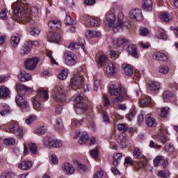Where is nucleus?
<instances>
[{
  "instance_id": "f257e3e1",
  "label": "nucleus",
  "mask_w": 178,
  "mask_h": 178,
  "mask_svg": "<svg viewBox=\"0 0 178 178\" xmlns=\"http://www.w3.org/2000/svg\"><path fill=\"white\" fill-rule=\"evenodd\" d=\"M84 83V76L76 74L71 79L70 87L77 91V92L72 97V100L76 102V112L78 115H81L87 111V104H83L84 101V93L81 92V88H83V83Z\"/></svg>"
},
{
  "instance_id": "f03ea898",
  "label": "nucleus",
  "mask_w": 178,
  "mask_h": 178,
  "mask_svg": "<svg viewBox=\"0 0 178 178\" xmlns=\"http://www.w3.org/2000/svg\"><path fill=\"white\" fill-rule=\"evenodd\" d=\"M11 8L14 15H15L17 17L24 22H27L30 24H34L33 16L38 13V8H37V7L29 8V3H27L26 1H24L13 3Z\"/></svg>"
},
{
  "instance_id": "7ed1b4c3",
  "label": "nucleus",
  "mask_w": 178,
  "mask_h": 178,
  "mask_svg": "<svg viewBox=\"0 0 178 178\" xmlns=\"http://www.w3.org/2000/svg\"><path fill=\"white\" fill-rule=\"evenodd\" d=\"M115 22H116V15L115 14H108L104 21L105 25L109 27L110 30H113L114 33L127 30L131 24L130 20L124 19L123 13H118L117 24H115Z\"/></svg>"
},
{
  "instance_id": "20e7f679",
  "label": "nucleus",
  "mask_w": 178,
  "mask_h": 178,
  "mask_svg": "<svg viewBox=\"0 0 178 178\" xmlns=\"http://www.w3.org/2000/svg\"><path fill=\"white\" fill-rule=\"evenodd\" d=\"M109 94L111 97H116L113 100L114 104L122 102L127 97L126 89L122 88L120 85H112L109 89Z\"/></svg>"
},
{
  "instance_id": "39448f33",
  "label": "nucleus",
  "mask_w": 178,
  "mask_h": 178,
  "mask_svg": "<svg viewBox=\"0 0 178 178\" xmlns=\"http://www.w3.org/2000/svg\"><path fill=\"white\" fill-rule=\"evenodd\" d=\"M48 98H49V96H48V92H47V90H39L36 97L33 99V108L36 109V111H44L41 101H48Z\"/></svg>"
},
{
  "instance_id": "423d86ee",
  "label": "nucleus",
  "mask_w": 178,
  "mask_h": 178,
  "mask_svg": "<svg viewBox=\"0 0 178 178\" xmlns=\"http://www.w3.org/2000/svg\"><path fill=\"white\" fill-rule=\"evenodd\" d=\"M52 98L56 102H66V92L60 86H56L52 92Z\"/></svg>"
},
{
  "instance_id": "0eeeda50",
  "label": "nucleus",
  "mask_w": 178,
  "mask_h": 178,
  "mask_svg": "<svg viewBox=\"0 0 178 178\" xmlns=\"http://www.w3.org/2000/svg\"><path fill=\"white\" fill-rule=\"evenodd\" d=\"M6 131L15 134L20 140L23 138V129L19 126V124L16 122H12L10 124V127L6 129Z\"/></svg>"
},
{
  "instance_id": "6e6552de",
  "label": "nucleus",
  "mask_w": 178,
  "mask_h": 178,
  "mask_svg": "<svg viewBox=\"0 0 178 178\" xmlns=\"http://www.w3.org/2000/svg\"><path fill=\"white\" fill-rule=\"evenodd\" d=\"M64 58H65V63L67 66H74L77 63V59L74 58V54L70 51H66L64 53Z\"/></svg>"
},
{
  "instance_id": "1a4fd4ad",
  "label": "nucleus",
  "mask_w": 178,
  "mask_h": 178,
  "mask_svg": "<svg viewBox=\"0 0 178 178\" xmlns=\"http://www.w3.org/2000/svg\"><path fill=\"white\" fill-rule=\"evenodd\" d=\"M15 102L17 105H18L19 108H22V109H24V111H29L30 106L24 97L19 95L15 97Z\"/></svg>"
},
{
  "instance_id": "9d476101",
  "label": "nucleus",
  "mask_w": 178,
  "mask_h": 178,
  "mask_svg": "<svg viewBox=\"0 0 178 178\" xmlns=\"http://www.w3.org/2000/svg\"><path fill=\"white\" fill-rule=\"evenodd\" d=\"M40 62L38 58H31L25 61V67L27 70H34Z\"/></svg>"
},
{
  "instance_id": "9b49d317",
  "label": "nucleus",
  "mask_w": 178,
  "mask_h": 178,
  "mask_svg": "<svg viewBox=\"0 0 178 178\" xmlns=\"http://www.w3.org/2000/svg\"><path fill=\"white\" fill-rule=\"evenodd\" d=\"M129 17L131 19H134L137 22H141L143 20V13L138 8L131 10L129 12Z\"/></svg>"
},
{
  "instance_id": "f8f14e48",
  "label": "nucleus",
  "mask_w": 178,
  "mask_h": 178,
  "mask_svg": "<svg viewBox=\"0 0 178 178\" xmlns=\"http://www.w3.org/2000/svg\"><path fill=\"white\" fill-rule=\"evenodd\" d=\"M154 165L156 167L162 165L164 169H166V168H168V165H169V162L168 161V159H163V156H159L154 159Z\"/></svg>"
},
{
  "instance_id": "ddd939ff",
  "label": "nucleus",
  "mask_w": 178,
  "mask_h": 178,
  "mask_svg": "<svg viewBox=\"0 0 178 178\" xmlns=\"http://www.w3.org/2000/svg\"><path fill=\"white\" fill-rule=\"evenodd\" d=\"M62 170L65 172L67 175H74V172H76V168L73 166V165L69 163H65L62 166Z\"/></svg>"
},
{
  "instance_id": "4468645a",
  "label": "nucleus",
  "mask_w": 178,
  "mask_h": 178,
  "mask_svg": "<svg viewBox=\"0 0 178 178\" xmlns=\"http://www.w3.org/2000/svg\"><path fill=\"white\" fill-rule=\"evenodd\" d=\"M18 168L22 170H30L33 168V161L24 160L20 163Z\"/></svg>"
},
{
  "instance_id": "2eb2a0df",
  "label": "nucleus",
  "mask_w": 178,
  "mask_h": 178,
  "mask_svg": "<svg viewBox=\"0 0 178 178\" xmlns=\"http://www.w3.org/2000/svg\"><path fill=\"white\" fill-rule=\"evenodd\" d=\"M129 54L134 58H139L138 53L137 52V46L136 44H129L127 47Z\"/></svg>"
},
{
  "instance_id": "dca6fc26",
  "label": "nucleus",
  "mask_w": 178,
  "mask_h": 178,
  "mask_svg": "<svg viewBox=\"0 0 178 178\" xmlns=\"http://www.w3.org/2000/svg\"><path fill=\"white\" fill-rule=\"evenodd\" d=\"M20 42V35L18 33H14L11 38L10 44L13 48H17Z\"/></svg>"
},
{
  "instance_id": "f3484780",
  "label": "nucleus",
  "mask_w": 178,
  "mask_h": 178,
  "mask_svg": "<svg viewBox=\"0 0 178 178\" xmlns=\"http://www.w3.org/2000/svg\"><path fill=\"white\" fill-rule=\"evenodd\" d=\"M139 102L141 106L143 107L152 106V101L151 100V97H149V96H143Z\"/></svg>"
},
{
  "instance_id": "a211bd4d",
  "label": "nucleus",
  "mask_w": 178,
  "mask_h": 178,
  "mask_svg": "<svg viewBox=\"0 0 178 178\" xmlns=\"http://www.w3.org/2000/svg\"><path fill=\"white\" fill-rule=\"evenodd\" d=\"M18 79L23 82L29 81V80H31V75L26 72V71H21L18 75Z\"/></svg>"
},
{
  "instance_id": "6ab92c4d",
  "label": "nucleus",
  "mask_w": 178,
  "mask_h": 178,
  "mask_svg": "<svg viewBox=\"0 0 178 178\" xmlns=\"http://www.w3.org/2000/svg\"><path fill=\"white\" fill-rule=\"evenodd\" d=\"M129 42L130 41L126 39V38H119L114 41V44H115L117 47H125V45H127Z\"/></svg>"
},
{
  "instance_id": "aec40b11",
  "label": "nucleus",
  "mask_w": 178,
  "mask_h": 178,
  "mask_svg": "<svg viewBox=\"0 0 178 178\" xmlns=\"http://www.w3.org/2000/svg\"><path fill=\"white\" fill-rule=\"evenodd\" d=\"M48 26L50 29H53V30H58L61 27L62 22L58 20H51L49 22Z\"/></svg>"
},
{
  "instance_id": "412c9836",
  "label": "nucleus",
  "mask_w": 178,
  "mask_h": 178,
  "mask_svg": "<svg viewBox=\"0 0 178 178\" xmlns=\"http://www.w3.org/2000/svg\"><path fill=\"white\" fill-rule=\"evenodd\" d=\"M142 8L146 12H151L152 10V0H144Z\"/></svg>"
},
{
  "instance_id": "4be33fe9",
  "label": "nucleus",
  "mask_w": 178,
  "mask_h": 178,
  "mask_svg": "<svg viewBox=\"0 0 178 178\" xmlns=\"http://www.w3.org/2000/svg\"><path fill=\"white\" fill-rule=\"evenodd\" d=\"M153 58L155 60H161L163 62H167L168 56L161 52H157L156 54L153 56Z\"/></svg>"
},
{
  "instance_id": "5701e85b",
  "label": "nucleus",
  "mask_w": 178,
  "mask_h": 178,
  "mask_svg": "<svg viewBox=\"0 0 178 178\" xmlns=\"http://www.w3.org/2000/svg\"><path fill=\"white\" fill-rule=\"evenodd\" d=\"M145 123L149 127H155V126H156V122L154 118H151L150 114L145 116Z\"/></svg>"
},
{
  "instance_id": "b1692460",
  "label": "nucleus",
  "mask_w": 178,
  "mask_h": 178,
  "mask_svg": "<svg viewBox=\"0 0 178 178\" xmlns=\"http://www.w3.org/2000/svg\"><path fill=\"white\" fill-rule=\"evenodd\" d=\"M72 51L73 49H80L81 48L84 52H86V49L84 48V44L83 43L79 42H71L68 47Z\"/></svg>"
},
{
  "instance_id": "393cba45",
  "label": "nucleus",
  "mask_w": 178,
  "mask_h": 178,
  "mask_svg": "<svg viewBox=\"0 0 178 178\" xmlns=\"http://www.w3.org/2000/svg\"><path fill=\"white\" fill-rule=\"evenodd\" d=\"M122 69L124 70L126 76H129V77L133 76L134 70L131 65L128 64H123Z\"/></svg>"
},
{
  "instance_id": "a878e982",
  "label": "nucleus",
  "mask_w": 178,
  "mask_h": 178,
  "mask_svg": "<svg viewBox=\"0 0 178 178\" xmlns=\"http://www.w3.org/2000/svg\"><path fill=\"white\" fill-rule=\"evenodd\" d=\"M30 51H31V46H30L29 42H26L20 50V54L22 55H27Z\"/></svg>"
},
{
  "instance_id": "bb28decb",
  "label": "nucleus",
  "mask_w": 178,
  "mask_h": 178,
  "mask_svg": "<svg viewBox=\"0 0 178 178\" xmlns=\"http://www.w3.org/2000/svg\"><path fill=\"white\" fill-rule=\"evenodd\" d=\"M10 95L9 88L3 86L0 88V98H8Z\"/></svg>"
},
{
  "instance_id": "cd10ccee",
  "label": "nucleus",
  "mask_w": 178,
  "mask_h": 178,
  "mask_svg": "<svg viewBox=\"0 0 178 178\" xmlns=\"http://www.w3.org/2000/svg\"><path fill=\"white\" fill-rule=\"evenodd\" d=\"M101 35V33L98 31L89 30L86 31V36L88 38H97Z\"/></svg>"
},
{
  "instance_id": "c85d7f7f",
  "label": "nucleus",
  "mask_w": 178,
  "mask_h": 178,
  "mask_svg": "<svg viewBox=\"0 0 178 178\" xmlns=\"http://www.w3.org/2000/svg\"><path fill=\"white\" fill-rule=\"evenodd\" d=\"M88 140H90V138L88 137V134H87V132H83L80 140H79V144H80L81 145H83V144H87V143H88Z\"/></svg>"
},
{
  "instance_id": "c756f323",
  "label": "nucleus",
  "mask_w": 178,
  "mask_h": 178,
  "mask_svg": "<svg viewBox=\"0 0 178 178\" xmlns=\"http://www.w3.org/2000/svg\"><path fill=\"white\" fill-rule=\"evenodd\" d=\"M106 72L108 74V76H113L115 74V64L113 63H109L106 68Z\"/></svg>"
},
{
  "instance_id": "7c9ffc66",
  "label": "nucleus",
  "mask_w": 178,
  "mask_h": 178,
  "mask_svg": "<svg viewBox=\"0 0 178 178\" xmlns=\"http://www.w3.org/2000/svg\"><path fill=\"white\" fill-rule=\"evenodd\" d=\"M113 165L114 166H118L119 165V163L120 162V160L122 159V154L120 153H116L113 154Z\"/></svg>"
},
{
  "instance_id": "2f4dec72",
  "label": "nucleus",
  "mask_w": 178,
  "mask_h": 178,
  "mask_svg": "<svg viewBox=\"0 0 178 178\" xmlns=\"http://www.w3.org/2000/svg\"><path fill=\"white\" fill-rule=\"evenodd\" d=\"M47 37L50 42H59V38H56L58 37V34L56 33L51 32L49 33Z\"/></svg>"
},
{
  "instance_id": "473e14b6",
  "label": "nucleus",
  "mask_w": 178,
  "mask_h": 178,
  "mask_svg": "<svg viewBox=\"0 0 178 178\" xmlns=\"http://www.w3.org/2000/svg\"><path fill=\"white\" fill-rule=\"evenodd\" d=\"M10 113V107L6 104H2V110L0 111V115L1 116H6L8 113Z\"/></svg>"
},
{
  "instance_id": "72a5a7b5",
  "label": "nucleus",
  "mask_w": 178,
  "mask_h": 178,
  "mask_svg": "<svg viewBox=\"0 0 178 178\" xmlns=\"http://www.w3.org/2000/svg\"><path fill=\"white\" fill-rule=\"evenodd\" d=\"M53 140L54 139H52L51 137L46 136L44 138L43 144L45 145V147H47L48 148H51Z\"/></svg>"
},
{
  "instance_id": "f704fd0d",
  "label": "nucleus",
  "mask_w": 178,
  "mask_h": 178,
  "mask_svg": "<svg viewBox=\"0 0 178 178\" xmlns=\"http://www.w3.org/2000/svg\"><path fill=\"white\" fill-rule=\"evenodd\" d=\"M69 74V70H63L58 74L59 80H65Z\"/></svg>"
},
{
  "instance_id": "c9c22d12",
  "label": "nucleus",
  "mask_w": 178,
  "mask_h": 178,
  "mask_svg": "<svg viewBox=\"0 0 178 178\" xmlns=\"http://www.w3.org/2000/svg\"><path fill=\"white\" fill-rule=\"evenodd\" d=\"M149 87L152 91H157V90H159V83L152 81L149 83Z\"/></svg>"
},
{
  "instance_id": "e433bc0d",
  "label": "nucleus",
  "mask_w": 178,
  "mask_h": 178,
  "mask_svg": "<svg viewBox=\"0 0 178 178\" xmlns=\"http://www.w3.org/2000/svg\"><path fill=\"white\" fill-rule=\"evenodd\" d=\"M40 30L38 28H35L34 26H31L29 29V33L31 34V35H38L40 33Z\"/></svg>"
},
{
  "instance_id": "4c0bfd02",
  "label": "nucleus",
  "mask_w": 178,
  "mask_h": 178,
  "mask_svg": "<svg viewBox=\"0 0 178 178\" xmlns=\"http://www.w3.org/2000/svg\"><path fill=\"white\" fill-rule=\"evenodd\" d=\"M133 156L135 159H141V152L138 147H136L133 151Z\"/></svg>"
},
{
  "instance_id": "58836bf2",
  "label": "nucleus",
  "mask_w": 178,
  "mask_h": 178,
  "mask_svg": "<svg viewBox=\"0 0 178 178\" xmlns=\"http://www.w3.org/2000/svg\"><path fill=\"white\" fill-rule=\"evenodd\" d=\"M109 55L111 59H113V60H115V59H118V58L120 56V52H119L118 51L111 50Z\"/></svg>"
},
{
  "instance_id": "ea45409f",
  "label": "nucleus",
  "mask_w": 178,
  "mask_h": 178,
  "mask_svg": "<svg viewBox=\"0 0 178 178\" xmlns=\"http://www.w3.org/2000/svg\"><path fill=\"white\" fill-rule=\"evenodd\" d=\"M173 94H172V92L170 91H165L163 92V98L164 101H168L172 98Z\"/></svg>"
},
{
  "instance_id": "a19ab883",
  "label": "nucleus",
  "mask_w": 178,
  "mask_h": 178,
  "mask_svg": "<svg viewBox=\"0 0 178 178\" xmlns=\"http://www.w3.org/2000/svg\"><path fill=\"white\" fill-rule=\"evenodd\" d=\"M77 169L79 170V172H86L87 170H88V168H87V165L84 164H81L79 162H77Z\"/></svg>"
},
{
  "instance_id": "79ce46f5",
  "label": "nucleus",
  "mask_w": 178,
  "mask_h": 178,
  "mask_svg": "<svg viewBox=\"0 0 178 178\" xmlns=\"http://www.w3.org/2000/svg\"><path fill=\"white\" fill-rule=\"evenodd\" d=\"M29 151L32 154H37V149H38V147H37V145H35V143L29 144Z\"/></svg>"
},
{
  "instance_id": "37998d69",
  "label": "nucleus",
  "mask_w": 178,
  "mask_h": 178,
  "mask_svg": "<svg viewBox=\"0 0 178 178\" xmlns=\"http://www.w3.org/2000/svg\"><path fill=\"white\" fill-rule=\"evenodd\" d=\"M120 145L122 146V148H126L127 147V145H126V141L127 140V136H122L120 137Z\"/></svg>"
},
{
  "instance_id": "c03bdc74",
  "label": "nucleus",
  "mask_w": 178,
  "mask_h": 178,
  "mask_svg": "<svg viewBox=\"0 0 178 178\" xmlns=\"http://www.w3.org/2000/svg\"><path fill=\"white\" fill-rule=\"evenodd\" d=\"M160 19H161L162 22H168L169 20H170V15H169L167 13H165L160 15Z\"/></svg>"
},
{
  "instance_id": "a18cd8bd",
  "label": "nucleus",
  "mask_w": 178,
  "mask_h": 178,
  "mask_svg": "<svg viewBox=\"0 0 178 178\" xmlns=\"http://www.w3.org/2000/svg\"><path fill=\"white\" fill-rule=\"evenodd\" d=\"M16 140L13 138H6L4 140V144L6 145H15Z\"/></svg>"
},
{
  "instance_id": "49530a36",
  "label": "nucleus",
  "mask_w": 178,
  "mask_h": 178,
  "mask_svg": "<svg viewBox=\"0 0 178 178\" xmlns=\"http://www.w3.org/2000/svg\"><path fill=\"white\" fill-rule=\"evenodd\" d=\"M118 129L120 131H123V133H124V131H127V130L129 129V127H127V125L126 124H118Z\"/></svg>"
},
{
  "instance_id": "de8ad7c7",
  "label": "nucleus",
  "mask_w": 178,
  "mask_h": 178,
  "mask_svg": "<svg viewBox=\"0 0 178 178\" xmlns=\"http://www.w3.org/2000/svg\"><path fill=\"white\" fill-rule=\"evenodd\" d=\"M64 23L66 24V26H72V24H73V19H72V17H70L69 15H67L65 19L64 20Z\"/></svg>"
},
{
  "instance_id": "09e8293b",
  "label": "nucleus",
  "mask_w": 178,
  "mask_h": 178,
  "mask_svg": "<svg viewBox=\"0 0 178 178\" xmlns=\"http://www.w3.org/2000/svg\"><path fill=\"white\" fill-rule=\"evenodd\" d=\"M62 147V141L60 140H54L51 143V148H60Z\"/></svg>"
},
{
  "instance_id": "8fccbe9b",
  "label": "nucleus",
  "mask_w": 178,
  "mask_h": 178,
  "mask_svg": "<svg viewBox=\"0 0 178 178\" xmlns=\"http://www.w3.org/2000/svg\"><path fill=\"white\" fill-rule=\"evenodd\" d=\"M89 23L91 27H97L98 26V19L95 17H91L89 19Z\"/></svg>"
},
{
  "instance_id": "3c124183",
  "label": "nucleus",
  "mask_w": 178,
  "mask_h": 178,
  "mask_svg": "<svg viewBox=\"0 0 178 178\" xmlns=\"http://www.w3.org/2000/svg\"><path fill=\"white\" fill-rule=\"evenodd\" d=\"M159 72L162 74H168L169 72V67L166 65H161L160 67Z\"/></svg>"
},
{
  "instance_id": "603ef678",
  "label": "nucleus",
  "mask_w": 178,
  "mask_h": 178,
  "mask_svg": "<svg viewBox=\"0 0 178 178\" xmlns=\"http://www.w3.org/2000/svg\"><path fill=\"white\" fill-rule=\"evenodd\" d=\"M56 129L58 131H60V130H62L63 129V124H62V120H60V119L56 120Z\"/></svg>"
},
{
  "instance_id": "864d4df0",
  "label": "nucleus",
  "mask_w": 178,
  "mask_h": 178,
  "mask_svg": "<svg viewBox=\"0 0 178 178\" xmlns=\"http://www.w3.org/2000/svg\"><path fill=\"white\" fill-rule=\"evenodd\" d=\"M17 90L18 91V92H20L21 91H29V88H27V86H25L24 85L18 83L17 85Z\"/></svg>"
},
{
  "instance_id": "5fc2aeb1",
  "label": "nucleus",
  "mask_w": 178,
  "mask_h": 178,
  "mask_svg": "<svg viewBox=\"0 0 178 178\" xmlns=\"http://www.w3.org/2000/svg\"><path fill=\"white\" fill-rule=\"evenodd\" d=\"M169 112V107H163L161 108V117L166 118L168 116V113Z\"/></svg>"
},
{
  "instance_id": "6e6d98bb",
  "label": "nucleus",
  "mask_w": 178,
  "mask_h": 178,
  "mask_svg": "<svg viewBox=\"0 0 178 178\" xmlns=\"http://www.w3.org/2000/svg\"><path fill=\"white\" fill-rule=\"evenodd\" d=\"M158 176H159V177L168 178V177H169V172H168L166 170L159 171Z\"/></svg>"
},
{
  "instance_id": "4d7b16f0",
  "label": "nucleus",
  "mask_w": 178,
  "mask_h": 178,
  "mask_svg": "<svg viewBox=\"0 0 178 178\" xmlns=\"http://www.w3.org/2000/svg\"><path fill=\"white\" fill-rule=\"evenodd\" d=\"M36 133L42 136V134L47 133V127H40L38 129H36Z\"/></svg>"
},
{
  "instance_id": "13d9d810",
  "label": "nucleus",
  "mask_w": 178,
  "mask_h": 178,
  "mask_svg": "<svg viewBox=\"0 0 178 178\" xmlns=\"http://www.w3.org/2000/svg\"><path fill=\"white\" fill-rule=\"evenodd\" d=\"M164 149L169 152V154H172V152H175V147L170 144H167L164 147Z\"/></svg>"
},
{
  "instance_id": "bf43d9fd",
  "label": "nucleus",
  "mask_w": 178,
  "mask_h": 178,
  "mask_svg": "<svg viewBox=\"0 0 178 178\" xmlns=\"http://www.w3.org/2000/svg\"><path fill=\"white\" fill-rule=\"evenodd\" d=\"M90 155L95 159H98V149H93L91 150Z\"/></svg>"
},
{
  "instance_id": "052dcab7",
  "label": "nucleus",
  "mask_w": 178,
  "mask_h": 178,
  "mask_svg": "<svg viewBox=\"0 0 178 178\" xmlns=\"http://www.w3.org/2000/svg\"><path fill=\"white\" fill-rule=\"evenodd\" d=\"M149 34V31L147 28H142L140 29V35L145 37Z\"/></svg>"
},
{
  "instance_id": "680f3d73",
  "label": "nucleus",
  "mask_w": 178,
  "mask_h": 178,
  "mask_svg": "<svg viewBox=\"0 0 178 178\" xmlns=\"http://www.w3.org/2000/svg\"><path fill=\"white\" fill-rule=\"evenodd\" d=\"M147 161H139L136 163L137 166H138V168H147Z\"/></svg>"
},
{
  "instance_id": "e2e57ef3",
  "label": "nucleus",
  "mask_w": 178,
  "mask_h": 178,
  "mask_svg": "<svg viewBox=\"0 0 178 178\" xmlns=\"http://www.w3.org/2000/svg\"><path fill=\"white\" fill-rule=\"evenodd\" d=\"M28 43H29L31 48L32 47H38L40 45V42L38 40H34V41L29 40L28 41Z\"/></svg>"
},
{
  "instance_id": "0e129e2a",
  "label": "nucleus",
  "mask_w": 178,
  "mask_h": 178,
  "mask_svg": "<svg viewBox=\"0 0 178 178\" xmlns=\"http://www.w3.org/2000/svg\"><path fill=\"white\" fill-rule=\"evenodd\" d=\"M51 157L53 165H58L59 163V160H58V157H56V155L52 154Z\"/></svg>"
},
{
  "instance_id": "69168bd1",
  "label": "nucleus",
  "mask_w": 178,
  "mask_h": 178,
  "mask_svg": "<svg viewBox=\"0 0 178 178\" xmlns=\"http://www.w3.org/2000/svg\"><path fill=\"white\" fill-rule=\"evenodd\" d=\"M106 60V56L105 55H101L99 57V65H102L104 63H105V61Z\"/></svg>"
},
{
  "instance_id": "338daca9",
  "label": "nucleus",
  "mask_w": 178,
  "mask_h": 178,
  "mask_svg": "<svg viewBox=\"0 0 178 178\" xmlns=\"http://www.w3.org/2000/svg\"><path fill=\"white\" fill-rule=\"evenodd\" d=\"M33 120H35V115H31L28 119L26 120V124H31Z\"/></svg>"
},
{
  "instance_id": "774afa93",
  "label": "nucleus",
  "mask_w": 178,
  "mask_h": 178,
  "mask_svg": "<svg viewBox=\"0 0 178 178\" xmlns=\"http://www.w3.org/2000/svg\"><path fill=\"white\" fill-rule=\"evenodd\" d=\"M104 177V171L103 170H99L95 174L93 178H102Z\"/></svg>"
}]
</instances>
